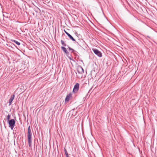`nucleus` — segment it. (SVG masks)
I'll return each mask as SVG.
<instances>
[{
	"label": "nucleus",
	"mask_w": 157,
	"mask_h": 157,
	"mask_svg": "<svg viewBox=\"0 0 157 157\" xmlns=\"http://www.w3.org/2000/svg\"><path fill=\"white\" fill-rule=\"evenodd\" d=\"M66 157H69V155H66Z\"/></svg>",
	"instance_id": "obj_17"
},
{
	"label": "nucleus",
	"mask_w": 157,
	"mask_h": 157,
	"mask_svg": "<svg viewBox=\"0 0 157 157\" xmlns=\"http://www.w3.org/2000/svg\"><path fill=\"white\" fill-rule=\"evenodd\" d=\"M64 151L65 154L66 155H69L68 153V152L67 150L65 148H64Z\"/></svg>",
	"instance_id": "obj_14"
},
{
	"label": "nucleus",
	"mask_w": 157,
	"mask_h": 157,
	"mask_svg": "<svg viewBox=\"0 0 157 157\" xmlns=\"http://www.w3.org/2000/svg\"><path fill=\"white\" fill-rule=\"evenodd\" d=\"M92 50L94 53L96 55H97L98 56L100 57H102V53L101 52L99 51L98 49L95 48H92Z\"/></svg>",
	"instance_id": "obj_3"
},
{
	"label": "nucleus",
	"mask_w": 157,
	"mask_h": 157,
	"mask_svg": "<svg viewBox=\"0 0 157 157\" xmlns=\"http://www.w3.org/2000/svg\"><path fill=\"white\" fill-rule=\"evenodd\" d=\"M9 125V127H10L11 130H13V128L15 125L16 122L14 119L10 120L8 122Z\"/></svg>",
	"instance_id": "obj_2"
},
{
	"label": "nucleus",
	"mask_w": 157,
	"mask_h": 157,
	"mask_svg": "<svg viewBox=\"0 0 157 157\" xmlns=\"http://www.w3.org/2000/svg\"><path fill=\"white\" fill-rule=\"evenodd\" d=\"M79 84L78 83H76L75 85L73 90V93H76L79 90Z\"/></svg>",
	"instance_id": "obj_4"
},
{
	"label": "nucleus",
	"mask_w": 157,
	"mask_h": 157,
	"mask_svg": "<svg viewBox=\"0 0 157 157\" xmlns=\"http://www.w3.org/2000/svg\"><path fill=\"white\" fill-rule=\"evenodd\" d=\"M80 61H81V62H82V63H83V60H80Z\"/></svg>",
	"instance_id": "obj_18"
},
{
	"label": "nucleus",
	"mask_w": 157,
	"mask_h": 157,
	"mask_svg": "<svg viewBox=\"0 0 157 157\" xmlns=\"http://www.w3.org/2000/svg\"><path fill=\"white\" fill-rule=\"evenodd\" d=\"M68 58L70 60H73L70 57H68Z\"/></svg>",
	"instance_id": "obj_16"
},
{
	"label": "nucleus",
	"mask_w": 157,
	"mask_h": 157,
	"mask_svg": "<svg viewBox=\"0 0 157 157\" xmlns=\"http://www.w3.org/2000/svg\"><path fill=\"white\" fill-rule=\"evenodd\" d=\"M15 95L13 94L11 95V97L9 100V103L10 105H11L13 101Z\"/></svg>",
	"instance_id": "obj_8"
},
{
	"label": "nucleus",
	"mask_w": 157,
	"mask_h": 157,
	"mask_svg": "<svg viewBox=\"0 0 157 157\" xmlns=\"http://www.w3.org/2000/svg\"><path fill=\"white\" fill-rule=\"evenodd\" d=\"M68 36L69 37L70 39L73 41H75V40L69 34H68Z\"/></svg>",
	"instance_id": "obj_10"
},
{
	"label": "nucleus",
	"mask_w": 157,
	"mask_h": 157,
	"mask_svg": "<svg viewBox=\"0 0 157 157\" xmlns=\"http://www.w3.org/2000/svg\"><path fill=\"white\" fill-rule=\"evenodd\" d=\"M61 42L62 45L64 46H67V45L66 43H65L62 40H61Z\"/></svg>",
	"instance_id": "obj_12"
},
{
	"label": "nucleus",
	"mask_w": 157,
	"mask_h": 157,
	"mask_svg": "<svg viewBox=\"0 0 157 157\" xmlns=\"http://www.w3.org/2000/svg\"><path fill=\"white\" fill-rule=\"evenodd\" d=\"M67 46L69 50L70 51H71V53H73L76 56L77 55V54L76 53V52L75 50L71 48L68 45H67Z\"/></svg>",
	"instance_id": "obj_7"
},
{
	"label": "nucleus",
	"mask_w": 157,
	"mask_h": 157,
	"mask_svg": "<svg viewBox=\"0 0 157 157\" xmlns=\"http://www.w3.org/2000/svg\"><path fill=\"white\" fill-rule=\"evenodd\" d=\"M12 41L15 42L18 45L20 44V42L15 40H12Z\"/></svg>",
	"instance_id": "obj_11"
},
{
	"label": "nucleus",
	"mask_w": 157,
	"mask_h": 157,
	"mask_svg": "<svg viewBox=\"0 0 157 157\" xmlns=\"http://www.w3.org/2000/svg\"><path fill=\"white\" fill-rule=\"evenodd\" d=\"M77 70L79 74H82L84 73V69L81 66H78Z\"/></svg>",
	"instance_id": "obj_5"
},
{
	"label": "nucleus",
	"mask_w": 157,
	"mask_h": 157,
	"mask_svg": "<svg viewBox=\"0 0 157 157\" xmlns=\"http://www.w3.org/2000/svg\"><path fill=\"white\" fill-rule=\"evenodd\" d=\"M32 132L30 129V126H29L28 128V140L29 146L30 147H32Z\"/></svg>",
	"instance_id": "obj_1"
},
{
	"label": "nucleus",
	"mask_w": 157,
	"mask_h": 157,
	"mask_svg": "<svg viewBox=\"0 0 157 157\" xmlns=\"http://www.w3.org/2000/svg\"><path fill=\"white\" fill-rule=\"evenodd\" d=\"M61 48L66 55L69 54L66 48L65 47L63 46H62L61 47Z\"/></svg>",
	"instance_id": "obj_9"
},
{
	"label": "nucleus",
	"mask_w": 157,
	"mask_h": 157,
	"mask_svg": "<svg viewBox=\"0 0 157 157\" xmlns=\"http://www.w3.org/2000/svg\"><path fill=\"white\" fill-rule=\"evenodd\" d=\"M72 98V94L71 93H70L67 95L65 99V102L68 101L70 98Z\"/></svg>",
	"instance_id": "obj_6"
},
{
	"label": "nucleus",
	"mask_w": 157,
	"mask_h": 157,
	"mask_svg": "<svg viewBox=\"0 0 157 157\" xmlns=\"http://www.w3.org/2000/svg\"><path fill=\"white\" fill-rule=\"evenodd\" d=\"M37 8L38 9H39V10H40L39 8H38V7Z\"/></svg>",
	"instance_id": "obj_19"
},
{
	"label": "nucleus",
	"mask_w": 157,
	"mask_h": 157,
	"mask_svg": "<svg viewBox=\"0 0 157 157\" xmlns=\"http://www.w3.org/2000/svg\"><path fill=\"white\" fill-rule=\"evenodd\" d=\"M64 31L65 32V33L68 36V34H69V33L68 32H67L66 31H65V30H64Z\"/></svg>",
	"instance_id": "obj_15"
},
{
	"label": "nucleus",
	"mask_w": 157,
	"mask_h": 157,
	"mask_svg": "<svg viewBox=\"0 0 157 157\" xmlns=\"http://www.w3.org/2000/svg\"><path fill=\"white\" fill-rule=\"evenodd\" d=\"M11 116L10 114H8L6 117V120L7 121H10V118Z\"/></svg>",
	"instance_id": "obj_13"
}]
</instances>
